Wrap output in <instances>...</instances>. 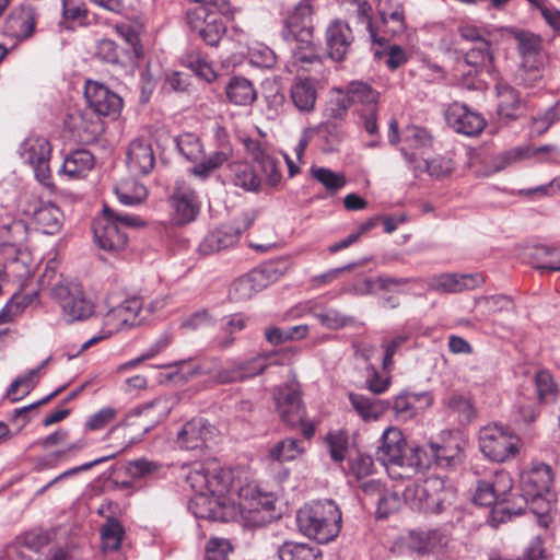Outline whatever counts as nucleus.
Instances as JSON below:
<instances>
[{
	"mask_svg": "<svg viewBox=\"0 0 560 560\" xmlns=\"http://www.w3.org/2000/svg\"><path fill=\"white\" fill-rule=\"evenodd\" d=\"M182 477L196 492L189 508L198 518L228 522L233 517L235 506L228 505L225 495L235 489V474L231 468L219 467L215 463H192L182 467Z\"/></svg>",
	"mask_w": 560,
	"mask_h": 560,
	"instance_id": "obj_1",
	"label": "nucleus"
},
{
	"mask_svg": "<svg viewBox=\"0 0 560 560\" xmlns=\"http://www.w3.org/2000/svg\"><path fill=\"white\" fill-rule=\"evenodd\" d=\"M512 487L513 480L505 471H497L490 478L477 482L472 501L480 506H492L491 520L494 525L525 511L527 499L523 495H512Z\"/></svg>",
	"mask_w": 560,
	"mask_h": 560,
	"instance_id": "obj_2",
	"label": "nucleus"
},
{
	"mask_svg": "<svg viewBox=\"0 0 560 560\" xmlns=\"http://www.w3.org/2000/svg\"><path fill=\"white\" fill-rule=\"evenodd\" d=\"M341 520V512L331 500L306 504L296 514L300 532L319 544H327L338 536Z\"/></svg>",
	"mask_w": 560,
	"mask_h": 560,
	"instance_id": "obj_3",
	"label": "nucleus"
},
{
	"mask_svg": "<svg viewBox=\"0 0 560 560\" xmlns=\"http://www.w3.org/2000/svg\"><path fill=\"white\" fill-rule=\"evenodd\" d=\"M402 497L412 510L440 514L454 503L456 491L443 478L430 476L424 480L407 486Z\"/></svg>",
	"mask_w": 560,
	"mask_h": 560,
	"instance_id": "obj_4",
	"label": "nucleus"
},
{
	"mask_svg": "<svg viewBox=\"0 0 560 560\" xmlns=\"http://www.w3.org/2000/svg\"><path fill=\"white\" fill-rule=\"evenodd\" d=\"M141 224L142 221L139 217L115 212L105 205L103 217L93 223L95 242L104 250H121L127 244V235L122 228H136Z\"/></svg>",
	"mask_w": 560,
	"mask_h": 560,
	"instance_id": "obj_5",
	"label": "nucleus"
},
{
	"mask_svg": "<svg viewBox=\"0 0 560 560\" xmlns=\"http://www.w3.org/2000/svg\"><path fill=\"white\" fill-rule=\"evenodd\" d=\"M288 270L287 260L268 261L237 278L231 285L230 298L245 301L278 281Z\"/></svg>",
	"mask_w": 560,
	"mask_h": 560,
	"instance_id": "obj_6",
	"label": "nucleus"
},
{
	"mask_svg": "<svg viewBox=\"0 0 560 560\" xmlns=\"http://www.w3.org/2000/svg\"><path fill=\"white\" fill-rule=\"evenodd\" d=\"M479 446L487 458L503 463L518 454L521 439L502 425L488 424L480 430Z\"/></svg>",
	"mask_w": 560,
	"mask_h": 560,
	"instance_id": "obj_7",
	"label": "nucleus"
},
{
	"mask_svg": "<svg viewBox=\"0 0 560 560\" xmlns=\"http://www.w3.org/2000/svg\"><path fill=\"white\" fill-rule=\"evenodd\" d=\"M52 294L62 310L67 323L85 320L94 314V304L85 296L83 289L75 283L61 284L56 282Z\"/></svg>",
	"mask_w": 560,
	"mask_h": 560,
	"instance_id": "obj_8",
	"label": "nucleus"
},
{
	"mask_svg": "<svg viewBox=\"0 0 560 560\" xmlns=\"http://www.w3.org/2000/svg\"><path fill=\"white\" fill-rule=\"evenodd\" d=\"M178 368V372L184 377H195L208 375L217 384H229L242 382L235 361L228 368H220V359L212 357L194 362L191 360H182L173 364Z\"/></svg>",
	"mask_w": 560,
	"mask_h": 560,
	"instance_id": "obj_9",
	"label": "nucleus"
},
{
	"mask_svg": "<svg viewBox=\"0 0 560 560\" xmlns=\"http://www.w3.org/2000/svg\"><path fill=\"white\" fill-rule=\"evenodd\" d=\"M170 203L172 207V222L179 226L195 221L201 207V201L195 188L185 179L175 182Z\"/></svg>",
	"mask_w": 560,
	"mask_h": 560,
	"instance_id": "obj_10",
	"label": "nucleus"
},
{
	"mask_svg": "<svg viewBox=\"0 0 560 560\" xmlns=\"http://www.w3.org/2000/svg\"><path fill=\"white\" fill-rule=\"evenodd\" d=\"M408 447L407 441L399 429L389 427L383 432L381 444L376 450V458L386 467L392 478H395V474L401 470Z\"/></svg>",
	"mask_w": 560,
	"mask_h": 560,
	"instance_id": "obj_11",
	"label": "nucleus"
},
{
	"mask_svg": "<svg viewBox=\"0 0 560 560\" xmlns=\"http://www.w3.org/2000/svg\"><path fill=\"white\" fill-rule=\"evenodd\" d=\"M280 419L288 425L295 427L303 422L305 410L302 405L300 385L288 382L279 385L272 393Z\"/></svg>",
	"mask_w": 560,
	"mask_h": 560,
	"instance_id": "obj_12",
	"label": "nucleus"
},
{
	"mask_svg": "<svg viewBox=\"0 0 560 560\" xmlns=\"http://www.w3.org/2000/svg\"><path fill=\"white\" fill-rule=\"evenodd\" d=\"M50 152L49 141L43 137L26 139L21 149L22 159L33 167L35 177L46 187L52 185L49 167Z\"/></svg>",
	"mask_w": 560,
	"mask_h": 560,
	"instance_id": "obj_13",
	"label": "nucleus"
},
{
	"mask_svg": "<svg viewBox=\"0 0 560 560\" xmlns=\"http://www.w3.org/2000/svg\"><path fill=\"white\" fill-rule=\"evenodd\" d=\"M187 23L208 45H217L225 32L222 19L215 13H209L202 4L187 11Z\"/></svg>",
	"mask_w": 560,
	"mask_h": 560,
	"instance_id": "obj_14",
	"label": "nucleus"
},
{
	"mask_svg": "<svg viewBox=\"0 0 560 560\" xmlns=\"http://www.w3.org/2000/svg\"><path fill=\"white\" fill-rule=\"evenodd\" d=\"M84 95L90 108L98 116L115 118L122 108L121 97L98 82L88 81Z\"/></svg>",
	"mask_w": 560,
	"mask_h": 560,
	"instance_id": "obj_15",
	"label": "nucleus"
},
{
	"mask_svg": "<svg viewBox=\"0 0 560 560\" xmlns=\"http://www.w3.org/2000/svg\"><path fill=\"white\" fill-rule=\"evenodd\" d=\"M5 221L0 225V250L7 260L15 262L22 255L28 230L22 220L13 219L9 213Z\"/></svg>",
	"mask_w": 560,
	"mask_h": 560,
	"instance_id": "obj_16",
	"label": "nucleus"
},
{
	"mask_svg": "<svg viewBox=\"0 0 560 560\" xmlns=\"http://www.w3.org/2000/svg\"><path fill=\"white\" fill-rule=\"evenodd\" d=\"M232 492H237L241 501L238 502V511L242 516L254 525H260L265 522V516L261 512H270L273 510L272 498L268 494H261L255 488L246 487L240 488L235 483V489Z\"/></svg>",
	"mask_w": 560,
	"mask_h": 560,
	"instance_id": "obj_17",
	"label": "nucleus"
},
{
	"mask_svg": "<svg viewBox=\"0 0 560 560\" xmlns=\"http://www.w3.org/2000/svg\"><path fill=\"white\" fill-rule=\"evenodd\" d=\"M445 120L455 132L474 137L486 127L485 118L464 104L453 103L445 110Z\"/></svg>",
	"mask_w": 560,
	"mask_h": 560,
	"instance_id": "obj_18",
	"label": "nucleus"
},
{
	"mask_svg": "<svg viewBox=\"0 0 560 560\" xmlns=\"http://www.w3.org/2000/svg\"><path fill=\"white\" fill-rule=\"evenodd\" d=\"M485 282L481 273H441L432 276L428 280V288L439 293H459L465 290H472Z\"/></svg>",
	"mask_w": 560,
	"mask_h": 560,
	"instance_id": "obj_19",
	"label": "nucleus"
},
{
	"mask_svg": "<svg viewBox=\"0 0 560 560\" xmlns=\"http://www.w3.org/2000/svg\"><path fill=\"white\" fill-rule=\"evenodd\" d=\"M215 429L203 418H195L186 422L178 432L177 441L182 448L198 451L208 447Z\"/></svg>",
	"mask_w": 560,
	"mask_h": 560,
	"instance_id": "obj_20",
	"label": "nucleus"
},
{
	"mask_svg": "<svg viewBox=\"0 0 560 560\" xmlns=\"http://www.w3.org/2000/svg\"><path fill=\"white\" fill-rule=\"evenodd\" d=\"M325 39L328 56L335 61H341L353 43L352 30L346 22L335 20L327 26Z\"/></svg>",
	"mask_w": 560,
	"mask_h": 560,
	"instance_id": "obj_21",
	"label": "nucleus"
},
{
	"mask_svg": "<svg viewBox=\"0 0 560 560\" xmlns=\"http://www.w3.org/2000/svg\"><path fill=\"white\" fill-rule=\"evenodd\" d=\"M37 12L31 4L14 8L4 24V32L18 39L30 38L36 26Z\"/></svg>",
	"mask_w": 560,
	"mask_h": 560,
	"instance_id": "obj_22",
	"label": "nucleus"
},
{
	"mask_svg": "<svg viewBox=\"0 0 560 560\" xmlns=\"http://www.w3.org/2000/svg\"><path fill=\"white\" fill-rule=\"evenodd\" d=\"M402 142L400 152L412 167L417 164L416 155L423 154L432 147L433 137L425 128L411 125L404 130Z\"/></svg>",
	"mask_w": 560,
	"mask_h": 560,
	"instance_id": "obj_23",
	"label": "nucleus"
},
{
	"mask_svg": "<svg viewBox=\"0 0 560 560\" xmlns=\"http://www.w3.org/2000/svg\"><path fill=\"white\" fill-rule=\"evenodd\" d=\"M242 230L235 222L221 225L220 228L209 232L199 244V252L209 255L235 245Z\"/></svg>",
	"mask_w": 560,
	"mask_h": 560,
	"instance_id": "obj_24",
	"label": "nucleus"
},
{
	"mask_svg": "<svg viewBox=\"0 0 560 560\" xmlns=\"http://www.w3.org/2000/svg\"><path fill=\"white\" fill-rule=\"evenodd\" d=\"M313 34L302 31L301 36L287 40L292 45V63L301 70L308 71L312 66L320 65L322 58L313 44Z\"/></svg>",
	"mask_w": 560,
	"mask_h": 560,
	"instance_id": "obj_25",
	"label": "nucleus"
},
{
	"mask_svg": "<svg viewBox=\"0 0 560 560\" xmlns=\"http://www.w3.org/2000/svg\"><path fill=\"white\" fill-rule=\"evenodd\" d=\"M172 407L173 404L168 398L159 397L131 411L128 416V420L135 417L139 418V424L142 425L143 433H147L168 416Z\"/></svg>",
	"mask_w": 560,
	"mask_h": 560,
	"instance_id": "obj_26",
	"label": "nucleus"
},
{
	"mask_svg": "<svg viewBox=\"0 0 560 560\" xmlns=\"http://www.w3.org/2000/svg\"><path fill=\"white\" fill-rule=\"evenodd\" d=\"M313 13L311 0H301L285 19L282 31L283 38L291 40L292 37L301 36L302 31L305 30L313 34Z\"/></svg>",
	"mask_w": 560,
	"mask_h": 560,
	"instance_id": "obj_27",
	"label": "nucleus"
},
{
	"mask_svg": "<svg viewBox=\"0 0 560 560\" xmlns=\"http://www.w3.org/2000/svg\"><path fill=\"white\" fill-rule=\"evenodd\" d=\"M540 154L548 155L546 158H540L539 161L541 162H557L555 156H560V150L553 144H544L540 147H517L503 152L497 158V170L504 168L521 159L534 158Z\"/></svg>",
	"mask_w": 560,
	"mask_h": 560,
	"instance_id": "obj_28",
	"label": "nucleus"
},
{
	"mask_svg": "<svg viewBox=\"0 0 560 560\" xmlns=\"http://www.w3.org/2000/svg\"><path fill=\"white\" fill-rule=\"evenodd\" d=\"M155 164V158L150 141L137 138L129 144L127 151V165L137 174H149Z\"/></svg>",
	"mask_w": 560,
	"mask_h": 560,
	"instance_id": "obj_29",
	"label": "nucleus"
},
{
	"mask_svg": "<svg viewBox=\"0 0 560 560\" xmlns=\"http://www.w3.org/2000/svg\"><path fill=\"white\" fill-rule=\"evenodd\" d=\"M447 537L440 529H415L408 535V548L419 555H427L443 548Z\"/></svg>",
	"mask_w": 560,
	"mask_h": 560,
	"instance_id": "obj_30",
	"label": "nucleus"
},
{
	"mask_svg": "<svg viewBox=\"0 0 560 560\" xmlns=\"http://www.w3.org/2000/svg\"><path fill=\"white\" fill-rule=\"evenodd\" d=\"M33 220L44 234L54 235L61 230L65 217L55 203L39 200L34 207Z\"/></svg>",
	"mask_w": 560,
	"mask_h": 560,
	"instance_id": "obj_31",
	"label": "nucleus"
},
{
	"mask_svg": "<svg viewBox=\"0 0 560 560\" xmlns=\"http://www.w3.org/2000/svg\"><path fill=\"white\" fill-rule=\"evenodd\" d=\"M518 51L522 57V67L534 72V79H537L540 65L541 40L539 36L521 32L516 35Z\"/></svg>",
	"mask_w": 560,
	"mask_h": 560,
	"instance_id": "obj_32",
	"label": "nucleus"
},
{
	"mask_svg": "<svg viewBox=\"0 0 560 560\" xmlns=\"http://www.w3.org/2000/svg\"><path fill=\"white\" fill-rule=\"evenodd\" d=\"M498 96V115L505 120L516 119L524 107V100L518 92L508 83H498L495 86Z\"/></svg>",
	"mask_w": 560,
	"mask_h": 560,
	"instance_id": "obj_33",
	"label": "nucleus"
},
{
	"mask_svg": "<svg viewBox=\"0 0 560 560\" xmlns=\"http://www.w3.org/2000/svg\"><path fill=\"white\" fill-rule=\"evenodd\" d=\"M142 311L138 299L127 300L118 306L110 308L105 316V325L116 329L119 326L139 325L142 318H138Z\"/></svg>",
	"mask_w": 560,
	"mask_h": 560,
	"instance_id": "obj_34",
	"label": "nucleus"
},
{
	"mask_svg": "<svg viewBox=\"0 0 560 560\" xmlns=\"http://www.w3.org/2000/svg\"><path fill=\"white\" fill-rule=\"evenodd\" d=\"M349 400L354 411L364 422L378 420L389 409V401L371 398L362 394L350 393Z\"/></svg>",
	"mask_w": 560,
	"mask_h": 560,
	"instance_id": "obj_35",
	"label": "nucleus"
},
{
	"mask_svg": "<svg viewBox=\"0 0 560 560\" xmlns=\"http://www.w3.org/2000/svg\"><path fill=\"white\" fill-rule=\"evenodd\" d=\"M524 485L532 487L533 503L541 501V495L552 483L551 469L546 464H539L523 476Z\"/></svg>",
	"mask_w": 560,
	"mask_h": 560,
	"instance_id": "obj_36",
	"label": "nucleus"
},
{
	"mask_svg": "<svg viewBox=\"0 0 560 560\" xmlns=\"http://www.w3.org/2000/svg\"><path fill=\"white\" fill-rule=\"evenodd\" d=\"M229 101L237 106H248L257 98L254 84L244 77H233L225 86Z\"/></svg>",
	"mask_w": 560,
	"mask_h": 560,
	"instance_id": "obj_37",
	"label": "nucleus"
},
{
	"mask_svg": "<svg viewBox=\"0 0 560 560\" xmlns=\"http://www.w3.org/2000/svg\"><path fill=\"white\" fill-rule=\"evenodd\" d=\"M433 459L434 456L430 448L428 451L420 446L408 447V453H406L401 470L395 474V478H410L419 469L430 467Z\"/></svg>",
	"mask_w": 560,
	"mask_h": 560,
	"instance_id": "obj_38",
	"label": "nucleus"
},
{
	"mask_svg": "<svg viewBox=\"0 0 560 560\" xmlns=\"http://www.w3.org/2000/svg\"><path fill=\"white\" fill-rule=\"evenodd\" d=\"M290 96L298 110L310 113L314 109L317 94L310 79H299L292 84Z\"/></svg>",
	"mask_w": 560,
	"mask_h": 560,
	"instance_id": "obj_39",
	"label": "nucleus"
},
{
	"mask_svg": "<svg viewBox=\"0 0 560 560\" xmlns=\"http://www.w3.org/2000/svg\"><path fill=\"white\" fill-rule=\"evenodd\" d=\"M93 166V154L88 150H77L65 159L61 172L73 179L82 178Z\"/></svg>",
	"mask_w": 560,
	"mask_h": 560,
	"instance_id": "obj_40",
	"label": "nucleus"
},
{
	"mask_svg": "<svg viewBox=\"0 0 560 560\" xmlns=\"http://www.w3.org/2000/svg\"><path fill=\"white\" fill-rule=\"evenodd\" d=\"M114 191L125 206H137L143 202L148 197L147 187L135 178H126L120 180L115 187Z\"/></svg>",
	"mask_w": 560,
	"mask_h": 560,
	"instance_id": "obj_41",
	"label": "nucleus"
},
{
	"mask_svg": "<svg viewBox=\"0 0 560 560\" xmlns=\"http://www.w3.org/2000/svg\"><path fill=\"white\" fill-rule=\"evenodd\" d=\"M345 97L350 105L361 104L362 109L377 108L378 93L366 83L351 82L347 88Z\"/></svg>",
	"mask_w": 560,
	"mask_h": 560,
	"instance_id": "obj_42",
	"label": "nucleus"
},
{
	"mask_svg": "<svg viewBox=\"0 0 560 560\" xmlns=\"http://www.w3.org/2000/svg\"><path fill=\"white\" fill-rule=\"evenodd\" d=\"M280 560H320L322 552L308 544L285 541L278 549Z\"/></svg>",
	"mask_w": 560,
	"mask_h": 560,
	"instance_id": "obj_43",
	"label": "nucleus"
},
{
	"mask_svg": "<svg viewBox=\"0 0 560 560\" xmlns=\"http://www.w3.org/2000/svg\"><path fill=\"white\" fill-rule=\"evenodd\" d=\"M231 179L237 187L246 191H257L260 187V178L248 163L236 162L230 165Z\"/></svg>",
	"mask_w": 560,
	"mask_h": 560,
	"instance_id": "obj_44",
	"label": "nucleus"
},
{
	"mask_svg": "<svg viewBox=\"0 0 560 560\" xmlns=\"http://www.w3.org/2000/svg\"><path fill=\"white\" fill-rule=\"evenodd\" d=\"M493 56L490 51L489 42H480L479 45H474L465 55L463 65L470 66L475 74H478L482 69H491Z\"/></svg>",
	"mask_w": 560,
	"mask_h": 560,
	"instance_id": "obj_45",
	"label": "nucleus"
},
{
	"mask_svg": "<svg viewBox=\"0 0 560 560\" xmlns=\"http://www.w3.org/2000/svg\"><path fill=\"white\" fill-rule=\"evenodd\" d=\"M275 352H261L246 360L235 361L242 381L261 374L270 364Z\"/></svg>",
	"mask_w": 560,
	"mask_h": 560,
	"instance_id": "obj_46",
	"label": "nucleus"
},
{
	"mask_svg": "<svg viewBox=\"0 0 560 560\" xmlns=\"http://www.w3.org/2000/svg\"><path fill=\"white\" fill-rule=\"evenodd\" d=\"M230 154L231 153L229 149L214 151L210 153L208 156L203 158L199 163H197L190 170V173L197 177L205 179L209 177L213 171L221 167L229 160Z\"/></svg>",
	"mask_w": 560,
	"mask_h": 560,
	"instance_id": "obj_47",
	"label": "nucleus"
},
{
	"mask_svg": "<svg viewBox=\"0 0 560 560\" xmlns=\"http://www.w3.org/2000/svg\"><path fill=\"white\" fill-rule=\"evenodd\" d=\"M450 415L457 417L460 424H466L471 421L475 416V408L470 400L459 394H452L445 402Z\"/></svg>",
	"mask_w": 560,
	"mask_h": 560,
	"instance_id": "obj_48",
	"label": "nucleus"
},
{
	"mask_svg": "<svg viewBox=\"0 0 560 560\" xmlns=\"http://www.w3.org/2000/svg\"><path fill=\"white\" fill-rule=\"evenodd\" d=\"M454 168L452 159L446 156H436L431 160H424L423 163H417L412 170L418 172L427 171L430 176L441 178L448 175Z\"/></svg>",
	"mask_w": 560,
	"mask_h": 560,
	"instance_id": "obj_49",
	"label": "nucleus"
},
{
	"mask_svg": "<svg viewBox=\"0 0 560 560\" xmlns=\"http://www.w3.org/2000/svg\"><path fill=\"white\" fill-rule=\"evenodd\" d=\"M125 530L116 518H108L101 530L103 547L105 550H118L121 545Z\"/></svg>",
	"mask_w": 560,
	"mask_h": 560,
	"instance_id": "obj_50",
	"label": "nucleus"
},
{
	"mask_svg": "<svg viewBox=\"0 0 560 560\" xmlns=\"http://www.w3.org/2000/svg\"><path fill=\"white\" fill-rule=\"evenodd\" d=\"M311 174L314 179L320 183L330 192H336L346 185V178L342 174L335 173L326 167L313 166Z\"/></svg>",
	"mask_w": 560,
	"mask_h": 560,
	"instance_id": "obj_51",
	"label": "nucleus"
},
{
	"mask_svg": "<svg viewBox=\"0 0 560 560\" xmlns=\"http://www.w3.org/2000/svg\"><path fill=\"white\" fill-rule=\"evenodd\" d=\"M176 145L179 153L188 161L197 162L202 155V145L194 133H184L177 137Z\"/></svg>",
	"mask_w": 560,
	"mask_h": 560,
	"instance_id": "obj_52",
	"label": "nucleus"
},
{
	"mask_svg": "<svg viewBox=\"0 0 560 560\" xmlns=\"http://www.w3.org/2000/svg\"><path fill=\"white\" fill-rule=\"evenodd\" d=\"M39 378V369H32L25 375L16 377L7 390V396L15 401L19 399L16 394L19 389L23 390V396L27 395L36 385Z\"/></svg>",
	"mask_w": 560,
	"mask_h": 560,
	"instance_id": "obj_53",
	"label": "nucleus"
},
{
	"mask_svg": "<svg viewBox=\"0 0 560 560\" xmlns=\"http://www.w3.org/2000/svg\"><path fill=\"white\" fill-rule=\"evenodd\" d=\"M299 441L285 439L279 442L270 450V457L278 462H288L295 459L301 453Z\"/></svg>",
	"mask_w": 560,
	"mask_h": 560,
	"instance_id": "obj_54",
	"label": "nucleus"
},
{
	"mask_svg": "<svg viewBox=\"0 0 560 560\" xmlns=\"http://www.w3.org/2000/svg\"><path fill=\"white\" fill-rule=\"evenodd\" d=\"M381 20L385 32L394 36L402 34L406 30L404 7H396L394 12L383 11Z\"/></svg>",
	"mask_w": 560,
	"mask_h": 560,
	"instance_id": "obj_55",
	"label": "nucleus"
},
{
	"mask_svg": "<svg viewBox=\"0 0 560 560\" xmlns=\"http://www.w3.org/2000/svg\"><path fill=\"white\" fill-rule=\"evenodd\" d=\"M160 467V464L156 462L138 458L127 464L126 471L131 478L140 479L156 474Z\"/></svg>",
	"mask_w": 560,
	"mask_h": 560,
	"instance_id": "obj_56",
	"label": "nucleus"
},
{
	"mask_svg": "<svg viewBox=\"0 0 560 560\" xmlns=\"http://www.w3.org/2000/svg\"><path fill=\"white\" fill-rule=\"evenodd\" d=\"M401 504L400 497L396 491L384 490L376 500V514L378 517H387L396 512Z\"/></svg>",
	"mask_w": 560,
	"mask_h": 560,
	"instance_id": "obj_57",
	"label": "nucleus"
},
{
	"mask_svg": "<svg viewBox=\"0 0 560 560\" xmlns=\"http://www.w3.org/2000/svg\"><path fill=\"white\" fill-rule=\"evenodd\" d=\"M232 546L228 539L213 537L208 540L205 560H228Z\"/></svg>",
	"mask_w": 560,
	"mask_h": 560,
	"instance_id": "obj_58",
	"label": "nucleus"
},
{
	"mask_svg": "<svg viewBox=\"0 0 560 560\" xmlns=\"http://www.w3.org/2000/svg\"><path fill=\"white\" fill-rule=\"evenodd\" d=\"M434 460L440 466H454L460 462V450L458 445L455 446H438L430 445Z\"/></svg>",
	"mask_w": 560,
	"mask_h": 560,
	"instance_id": "obj_59",
	"label": "nucleus"
},
{
	"mask_svg": "<svg viewBox=\"0 0 560 560\" xmlns=\"http://www.w3.org/2000/svg\"><path fill=\"white\" fill-rule=\"evenodd\" d=\"M73 119L75 120L73 128L79 132V137L83 141H91L103 131V126L98 118L91 120L90 122H85L84 116L80 115Z\"/></svg>",
	"mask_w": 560,
	"mask_h": 560,
	"instance_id": "obj_60",
	"label": "nucleus"
},
{
	"mask_svg": "<svg viewBox=\"0 0 560 560\" xmlns=\"http://www.w3.org/2000/svg\"><path fill=\"white\" fill-rule=\"evenodd\" d=\"M559 119V108L557 106L550 107L541 116L533 118L532 132L541 136Z\"/></svg>",
	"mask_w": 560,
	"mask_h": 560,
	"instance_id": "obj_61",
	"label": "nucleus"
},
{
	"mask_svg": "<svg viewBox=\"0 0 560 560\" xmlns=\"http://www.w3.org/2000/svg\"><path fill=\"white\" fill-rule=\"evenodd\" d=\"M534 383L537 397L540 401H545L555 395L556 385L551 374L548 371L537 372L534 378Z\"/></svg>",
	"mask_w": 560,
	"mask_h": 560,
	"instance_id": "obj_62",
	"label": "nucleus"
},
{
	"mask_svg": "<svg viewBox=\"0 0 560 560\" xmlns=\"http://www.w3.org/2000/svg\"><path fill=\"white\" fill-rule=\"evenodd\" d=\"M373 459L365 454H357L349 459L350 472L357 478L362 479L373 472Z\"/></svg>",
	"mask_w": 560,
	"mask_h": 560,
	"instance_id": "obj_63",
	"label": "nucleus"
},
{
	"mask_svg": "<svg viewBox=\"0 0 560 560\" xmlns=\"http://www.w3.org/2000/svg\"><path fill=\"white\" fill-rule=\"evenodd\" d=\"M258 164L266 176L267 183L270 186H277L282 178L278 161L270 155H261L258 160Z\"/></svg>",
	"mask_w": 560,
	"mask_h": 560,
	"instance_id": "obj_64",
	"label": "nucleus"
}]
</instances>
